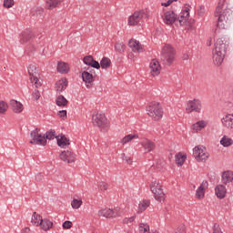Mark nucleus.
Wrapping results in <instances>:
<instances>
[{"label": "nucleus", "instance_id": "nucleus-43", "mask_svg": "<svg viewBox=\"0 0 233 233\" xmlns=\"http://www.w3.org/2000/svg\"><path fill=\"white\" fill-rule=\"evenodd\" d=\"M8 112V103L4 100H0V116H5Z\"/></svg>", "mask_w": 233, "mask_h": 233}, {"label": "nucleus", "instance_id": "nucleus-23", "mask_svg": "<svg viewBox=\"0 0 233 233\" xmlns=\"http://www.w3.org/2000/svg\"><path fill=\"white\" fill-rule=\"evenodd\" d=\"M221 181L223 185H228V183H232L233 181V171L226 170L222 172Z\"/></svg>", "mask_w": 233, "mask_h": 233}, {"label": "nucleus", "instance_id": "nucleus-35", "mask_svg": "<svg viewBox=\"0 0 233 233\" xmlns=\"http://www.w3.org/2000/svg\"><path fill=\"white\" fill-rule=\"evenodd\" d=\"M41 221H43V216L37 212H34L31 217V225H33V227H39V225H41Z\"/></svg>", "mask_w": 233, "mask_h": 233}, {"label": "nucleus", "instance_id": "nucleus-6", "mask_svg": "<svg viewBox=\"0 0 233 233\" xmlns=\"http://www.w3.org/2000/svg\"><path fill=\"white\" fill-rule=\"evenodd\" d=\"M193 157L198 163H207L210 154L207 150V147L203 146H196L193 148Z\"/></svg>", "mask_w": 233, "mask_h": 233}, {"label": "nucleus", "instance_id": "nucleus-58", "mask_svg": "<svg viewBox=\"0 0 233 233\" xmlns=\"http://www.w3.org/2000/svg\"><path fill=\"white\" fill-rule=\"evenodd\" d=\"M59 116L60 117H66V110H62V111H59Z\"/></svg>", "mask_w": 233, "mask_h": 233}, {"label": "nucleus", "instance_id": "nucleus-12", "mask_svg": "<svg viewBox=\"0 0 233 233\" xmlns=\"http://www.w3.org/2000/svg\"><path fill=\"white\" fill-rule=\"evenodd\" d=\"M161 17L163 23L168 25H172L173 23L177 21V15L172 10L163 11Z\"/></svg>", "mask_w": 233, "mask_h": 233}, {"label": "nucleus", "instance_id": "nucleus-17", "mask_svg": "<svg viewBox=\"0 0 233 233\" xmlns=\"http://www.w3.org/2000/svg\"><path fill=\"white\" fill-rule=\"evenodd\" d=\"M220 122L224 128H228V130H232V128H233V113L224 115L221 117Z\"/></svg>", "mask_w": 233, "mask_h": 233}, {"label": "nucleus", "instance_id": "nucleus-49", "mask_svg": "<svg viewBox=\"0 0 233 233\" xmlns=\"http://www.w3.org/2000/svg\"><path fill=\"white\" fill-rule=\"evenodd\" d=\"M38 12L39 14H41V12H43V8L41 7H33L30 11L31 15H33V17H35L38 15Z\"/></svg>", "mask_w": 233, "mask_h": 233}, {"label": "nucleus", "instance_id": "nucleus-14", "mask_svg": "<svg viewBox=\"0 0 233 233\" xmlns=\"http://www.w3.org/2000/svg\"><path fill=\"white\" fill-rule=\"evenodd\" d=\"M208 127V121L207 120H198L193 125H191L190 130L192 134H199L202 130H205Z\"/></svg>", "mask_w": 233, "mask_h": 233}, {"label": "nucleus", "instance_id": "nucleus-8", "mask_svg": "<svg viewBox=\"0 0 233 233\" xmlns=\"http://www.w3.org/2000/svg\"><path fill=\"white\" fill-rule=\"evenodd\" d=\"M188 17H190V6H186L180 13L179 18H177L180 26H187V28H192V24L194 23V20H189Z\"/></svg>", "mask_w": 233, "mask_h": 233}, {"label": "nucleus", "instance_id": "nucleus-4", "mask_svg": "<svg viewBox=\"0 0 233 233\" xmlns=\"http://www.w3.org/2000/svg\"><path fill=\"white\" fill-rule=\"evenodd\" d=\"M146 112L152 121H161L165 114L163 106L157 101L150 102L146 107Z\"/></svg>", "mask_w": 233, "mask_h": 233}, {"label": "nucleus", "instance_id": "nucleus-3", "mask_svg": "<svg viewBox=\"0 0 233 233\" xmlns=\"http://www.w3.org/2000/svg\"><path fill=\"white\" fill-rule=\"evenodd\" d=\"M92 125L98 128L102 133H106L110 130V120L106 115L101 111L95 112L92 116Z\"/></svg>", "mask_w": 233, "mask_h": 233}, {"label": "nucleus", "instance_id": "nucleus-28", "mask_svg": "<svg viewBox=\"0 0 233 233\" xmlns=\"http://www.w3.org/2000/svg\"><path fill=\"white\" fill-rule=\"evenodd\" d=\"M83 207V198L79 196L75 195L71 201V208L73 210H79Z\"/></svg>", "mask_w": 233, "mask_h": 233}, {"label": "nucleus", "instance_id": "nucleus-48", "mask_svg": "<svg viewBox=\"0 0 233 233\" xmlns=\"http://www.w3.org/2000/svg\"><path fill=\"white\" fill-rule=\"evenodd\" d=\"M72 227H74V223H72V221H70V220H66L62 224V228H64V230H70V228H72Z\"/></svg>", "mask_w": 233, "mask_h": 233}, {"label": "nucleus", "instance_id": "nucleus-15", "mask_svg": "<svg viewBox=\"0 0 233 233\" xmlns=\"http://www.w3.org/2000/svg\"><path fill=\"white\" fill-rule=\"evenodd\" d=\"M139 145L144 149L145 154H148L156 148V144L148 138H142L139 142Z\"/></svg>", "mask_w": 233, "mask_h": 233}, {"label": "nucleus", "instance_id": "nucleus-31", "mask_svg": "<svg viewBox=\"0 0 233 233\" xmlns=\"http://www.w3.org/2000/svg\"><path fill=\"white\" fill-rule=\"evenodd\" d=\"M219 144L221 147H224V148H228V147H232L233 139L228 135H223L220 138Z\"/></svg>", "mask_w": 233, "mask_h": 233}, {"label": "nucleus", "instance_id": "nucleus-53", "mask_svg": "<svg viewBox=\"0 0 233 233\" xmlns=\"http://www.w3.org/2000/svg\"><path fill=\"white\" fill-rule=\"evenodd\" d=\"M32 97L34 101L39 100V98L41 97V93L39 92V90H35L32 94Z\"/></svg>", "mask_w": 233, "mask_h": 233}, {"label": "nucleus", "instance_id": "nucleus-61", "mask_svg": "<svg viewBox=\"0 0 233 233\" xmlns=\"http://www.w3.org/2000/svg\"><path fill=\"white\" fill-rule=\"evenodd\" d=\"M207 45L208 46H212V39L208 40Z\"/></svg>", "mask_w": 233, "mask_h": 233}, {"label": "nucleus", "instance_id": "nucleus-25", "mask_svg": "<svg viewBox=\"0 0 233 233\" xmlns=\"http://www.w3.org/2000/svg\"><path fill=\"white\" fill-rule=\"evenodd\" d=\"M62 3H65V0H46V9L54 10V8L61 6Z\"/></svg>", "mask_w": 233, "mask_h": 233}, {"label": "nucleus", "instance_id": "nucleus-55", "mask_svg": "<svg viewBox=\"0 0 233 233\" xmlns=\"http://www.w3.org/2000/svg\"><path fill=\"white\" fill-rule=\"evenodd\" d=\"M213 233H223V231H221V228L219 227V224H214Z\"/></svg>", "mask_w": 233, "mask_h": 233}, {"label": "nucleus", "instance_id": "nucleus-30", "mask_svg": "<svg viewBox=\"0 0 233 233\" xmlns=\"http://www.w3.org/2000/svg\"><path fill=\"white\" fill-rule=\"evenodd\" d=\"M56 70L59 74H68L70 72V65L66 62H58Z\"/></svg>", "mask_w": 233, "mask_h": 233}, {"label": "nucleus", "instance_id": "nucleus-19", "mask_svg": "<svg viewBox=\"0 0 233 233\" xmlns=\"http://www.w3.org/2000/svg\"><path fill=\"white\" fill-rule=\"evenodd\" d=\"M81 76L86 88H91L92 85H94V75L88 71H83Z\"/></svg>", "mask_w": 233, "mask_h": 233}, {"label": "nucleus", "instance_id": "nucleus-13", "mask_svg": "<svg viewBox=\"0 0 233 233\" xmlns=\"http://www.w3.org/2000/svg\"><path fill=\"white\" fill-rule=\"evenodd\" d=\"M60 159L64 163L70 165L72 163H76V153L72 151L65 150L60 153Z\"/></svg>", "mask_w": 233, "mask_h": 233}, {"label": "nucleus", "instance_id": "nucleus-18", "mask_svg": "<svg viewBox=\"0 0 233 233\" xmlns=\"http://www.w3.org/2000/svg\"><path fill=\"white\" fill-rule=\"evenodd\" d=\"M128 46L129 48H131L133 52H137V54H141V52H143L144 50V47H143V45H141V42L134 38L129 40Z\"/></svg>", "mask_w": 233, "mask_h": 233}, {"label": "nucleus", "instance_id": "nucleus-60", "mask_svg": "<svg viewBox=\"0 0 233 233\" xmlns=\"http://www.w3.org/2000/svg\"><path fill=\"white\" fill-rule=\"evenodd\" d=\"M29 232H30V228H25L22 231V233H29Z\"/></svg>", "mask_w": 233, "mask_h": 233}, {"label": "nucleus", "instance_id": "nucleus-2", "mask_svg": "<svg viewBox=\"0 0 233 233\" xmlns=\"http://www.w3.org/2000/svg\"><path fill=\"white\" fill-rule=\"evenodd\" d=\"M228 50V40L225 37L218 38L215 42L213 59L216 65L219 66L225 59V54Z\"/></svg>", "mask_w": 233, "mask_h": 233}, {"label": "nucleus", "instance_id": "nucleus-36", "mask_svg": "<svg viewBox=\"0 0 233 233\" xmlns=\"http://www.w3.org/2000/svg\"><path fill=\"white\" fill-rule=\"evenodd\" d=\"M100 218H106V219H112V208H105L98 210L97 213Z\"/></svg>", "mask_w": 233, "mask_h": 233}, {"label": "nucleus", "instance_id": "nucleus-7", "mask_svg": "<svg viewBox=\"0 0 233 233\" xmlns=\"http://www.w3.org/2000/svg\"><path fill=\"white\" fill-rule=\"evenodd\" d=\"M143 17L148 18V12L147 10L136 11L127 18V24L129 26H137Z\"/></svg>", "mask_w": 233, "mask_h": 233}, {"label": "nucleus", "instance_id": "nucleus-10", "mask_svg": "<svg viewBox=\"0 0 233 233\" xmlns=\"http://www.w3.org/2000/svg\"><path fill=\"white\" fill-rule=\"evenodd\" d=\"M30 141L29 143L31 145H41L42 147H45L46 145V138L45 137V134L41 133V130L35 129L30 134Z\"/></svg>", "mask_w": 233, "mask_h": 233}, {"label": "nucleus", "instance_id": "nucleus-27", "mask_svg": "<svg viewBox=\"0 0 233 233\" xmlns=\"http://www.w3.org/2000/svg\"><path fill=\"white\" fill-rule=\"evenodd\" d=\"M10 106L15 114H21L24 110L23 104L15 99L10 100Z\"/></svg>", "mask_w": 233, "mask_h": 233}, {"label": "nucleus", "instance_id": "nucleus-1", "mask_svg": "<svg viewBox=\"0 0 233 233\" xmlns=\"http://www.w3.org/2000/svg\"><path fill=\"white\" fill-rule=\"evenodd\" d=\"M224 5L225 0H220L215 11V17H218L217 26L221 30L228 28V17H230V12L225 9Z\"/></svg>", "mask_w": 233, "mask_h": 233}, {"label": "nucleus", "instance_id": "nucleus-26", "mask_svg": "<svg viewBox=\"0 0 233 233\" xmlns=\"http://www.w3.org/2000/svg\"><path fill=\"white\" fill-rule=\"evenodd\" d=\"M53 227H54V222H52L48 218H42V221L40 222V225L38 226V228L41 230H44V232H48V230H50V228H52Z\"/></svg>", "mask_w": 233, "mask_h": 233}, {"label": "nucleus", "instance_id": "nucleus-11", "mask_svg": "<svg viewBox=\"0 0 233 233\" xmlns=\"http://www.w3.org/2000/svg\"><path fill=\"white\" fill-rule=\"evenodd\" d=\"M201 100L193 99L189 100L187 103L186 112L187 114H192V112H196L197 114H201Z\"/></svg>", "mask_w": 233, "mask_h": 233}, {"label": "nucleus", "instance_id": "nucleus-51", "mask_svg": "<svg viewBox=\"0 0 233 233\" xmlns=\"http://www.w3.org/2000/svg\"><path fill=\"white\" fill-rule=\"evenodd\" d=\"M98 188L102 192H105V190H108V183H106V182H99Z\"/></svg>", "mask_w": 233, "mask_h": 233}, {"label": "nucleus", "instance_id": "nucleus-46", "mask_svg": "<svg viewBox=\"0 0 233 233\" xmlns=\"http://www.w3.org/2000/svg\"><path fill=\"white\" fill-rule=\"evenodd\" d=\"M134 221H136L135 216L123 218L122 223L124 225H132V223H134Z\"/></svg>", "mask_w": 233, "mask_h": 233}, {"label": "nucleus", "instance_id": "nucleus-50", "mask_svg": "<svg viewBox=\"0 0 233 233\" xmlns=\"http://www.w3.org/2000/svg\"><path fill=\"white\" fill-rule=\"evenodd\" d=\"M45 137H46V139L50 140V139H54L56 137V131H49L46 132V134H44Z\"/></svg>", "mask_w": 233, "mask_h": 233}, {"label": "nucleus", "instance_id": "nucleus-20", "mask_svg": "<svg viewBox=\"0 0 233 233\" xmlns=\"http://www.w3.org/2000/svg\"><path fill=\"white\" fill-rule=\"evenodd\" d=\"M56 143L60 148H68L70 147V138L65 135H58L56 137Z\"/></svg>", "mask_w": 233, "mask_h": 233}, {"label": "nucleus", "instance_id": "nucleus-45", "mask_svg": "<svg viewBox=\"0 0 233 233\" xmlns=\"http://www.w3.org/2000/svg\"><path fill=\"white\" fill-rule=\"evenodd\" d=\"M115 48L117 52H125V48H127V46L123 42H117L115 46Z\"/></svg>", "mask_w": 233, "mask_h": 233}, {"label": "nucleus", "instance_id": "nucleus-39", "mask_svg": "<svg viewBox=\"0 0 233 233\" xmlns=\"http://www.w3.org/2000/svg\"><path fill=\"white\" fill-rule=\"evenodd\" d=\"M163 189V185H161V182L159 180H153L150 184V190L151 192H156L157 190Z\"/></svg>", "mask_w": 233, "mask_h": 233}, {"label": "nucleus", "instance_id": "nucleus-54", "mask_svg": "<svg viewBox=\"0 0 233 233\" xmlns=\"http://www.w3.org/2000/svg\"><path fill=\"white\" fill-rule=\"evenodd\" d=\"M173 3H177V0H167V2H162L161 6H165L166 8L170 6Z\"/></svg>", "mask_w": 233, "mask_h": 233}, {"label": "nucleus", "instance_id": "nucleus-41", "mask_svg": "<svg viewBox=\"0 0 233 233\" xmlns=\"http://www.w3.org/2000/svg\"><path fill=\"white\" fill-rule=\"evenodd\" d=\"M56 104L57 106H66L68 105V100L66 98L60 95L56 97Z\"/></svg>", "mask_w": 233, "mask_h": 233}, {"label": "nucleus", "instance_id": "nucleus-5", "mask_svg": "<svg viewBox=\"0 0 233 233\" xmlns=\"http://www.w3.org/2000/svg\"><path fill=\"white\" fill-rule=\"evenodd\" d=\"M27 72L32 85H34L35 88H40L43 84L41 78H39V66L35 63H31L27 67Z\"/></svg>", "mask_w": 233, "mask_h": 233}, {"label": "nucleus", "instance_id": "nucleus-33", "mask_svg": "<svg viewBox=\"0 0 233 233\" xmlns=\"http://www.w3.org/2000/svg\"><path fill=\"white\" fill-rule=\"evenodd\" d=\"M185 161H187V155L185 153L179 152L175 156V163L177 167H183Z\"/></svg>", "mask_w": 233, "mask_h": 233}, {"label": "nucleus", "instance_id": "nucleus-21", "mask_svg": "<svg viewBox=\"0 0 233 233\" xmlns=\"http://www.w3.org/2000/svg\"><path fill=\"white\" fill-rule=\"evenodd\" d=\"M208 187V182L203 181L196 190V198L198 199H203L205 198V190Z\"/></svg>", "mask_w": 233, "mask_h": 233}, {"label": "nucleus", "instance_id": "nucleus-38", "mask_svg": "<svg viewBox=\"0 0 233 233\" xmlns=\"http://www.w3.org/2000/svg\"><path fill=\"white\" fill-rule=\"evenodd\" d=\"M32 39V32L25 31L20 36L21 45H25V43H28Z\"/></svg>", "mask_w": 233, "mask_h": 233}, {"label": "nucleus", "instance_id": "nucleus-32", "mask_svg": "<svg viewBox=\"0 0 233 233\" xmlns=\"http://www.w3.org/2000/svg\"><path fill=\"white\" fill-rule=\"evenodd\" d=\"M134 139H139V135L137 134H128L127 136H125L121 140H120V144H122L123 146L125 145H128V143H132V141H134Z\"/></svg>", "mask_w": 233, "mask_h": 233}, {"label": "nucleus", "instance_id": "nucleus-52", "mask_svg": "<svg viewBox=\"0 0 233 233\" xmlns=\"http://www.w3.org/2000/svg\"><path fill=\"white\" fill-rule=\"evenodd\" d=\"M187 232V227L185 225H180L175 229V233H186Z\"/></svg>", "mask_w": 233, "mask_h": 233}, {"label": "nucleus", "instance_id": "nucleus-47", "mask_svg": "<svg viewBox=\"0 0 233 233\" xmlns=\"http://www.w3.org/2000/svg\"><path fill=\"white\" fill-rule=\"evenodd\" d=\"M15 5L14 0H4L3 6L4 8H12Z\"/></svg>", "mask_w": 233, "mask_h": 233}, {"label": "nucleus", "instance_id": "nucleus-44", "mask_svg": "<svg viewBox=\"0 0 233 233\" xmlns=\"http://www.w3.org/2000/svg\"><path fill=\"white\" fill-rule=\"evenodd\" d=\"M138 231H139V233H149L150 226H148L147 223H140L138 225Z\"/></svg>", "mask_w": 233, "mask_h": 233}, {"label": "nucleus", "instance_id": "nucleus-40", "mask_svg": "<svg viewBox=\"0 0 233 233\" xmlns=\"http://www.w3.org/2000/svg\"><path fill=\"white\" fill-rule=\"evenodd\" d=\"M112 65V61L108 57H103L100 61L99 66L104 70H106L107 68H110V66Z\"/></svg>", "mask_w": 233, "mask_h": 233}, {"label": "nucleus", "instance_id": "nucleus-34", "mask_svg": "<svg viewBox=\"0 0 233 233\" xmlns=\"http://www.w3.org/2000/svg\"><path fill=\"white\" fill-rule=\"evenodd\" d=\"M125 214V209L120 207H116L111 208V219H116L117 218H121Z\"/></svg>", "mask_w": 233, "mask_h": 233}, {"label": "nucleus", "instance_id": "nucleus-24", "mask_svg": "<svg viewBox=\"0 0 233 233\" xmlns=\"http://www.w3.org/2000/svg\"><path fill=\"white\" fill-rule=\"evenodd\" d=\"M83 62L87 66H92L93 68H96V69L101 68V66L99 65V62L94 60V57L92 56H85L84 59H83Z\"/></svg>", "mask_w": 233, "mask_h": 233}, {"label": "nucleus", "instance_id": "nucleus-29", "mask_svg": "<svg viewBox=\"0 0 233 233\" xmlns=\"http://www.w3.org/2000/svg\"><path fill=\"white\" fill-rule=\"evenodd\" d=\"M67 85L68 82L66 81V78H62L56 83L55 89L56 90V92H58V94H61V92L66 90Z\"/></svg>", "mask_w": 233, "mask_h": 233}, {"label": "nucleus", "instance_id": "nucleus-16", "mask_svg": "<svg viewBox=\"0 0 233 233\" xmlns=\"http://www.w3.org/2000/svg\"><path fill=\"white\" fill-rule=\"evenodd\" d=\"M149 72L153 77H156L161 74V64H159L157 59H153L149 63Z\"/></svg>", "mask_w": 233, "mask_h": 233}, {"label": "nucleus", "instance_id": "nucleus-59", "mask_svg": "<svg viewBox=\"0 0 233 233\" xmlns=\"http://www.w3.org/2000/svg\"><path fill=\"white\" fill-rule=\"evenodd\" d=\"M35 179L36 181H41V179H43V176H41V174H38L35 176Z\"/></svg>", "mask_w": 233, "mask_h": 233}, {"label": "nucleus", "instance_id": "nucleus-42", "mask_svg": "<svg viewBox=\"0 0 233 233\" xmlns=\"http://www.w3.org/2000/svg\"><path fill=\"white\" fill-rule=\"evenodd\" d=\"M150 207V201L148 200H141L138 204V212H145L147 210V208Z\"/></svg>", "mask_w": 233, "mask_h": 233}, {"label": "nucleus", "instance_id": "nucleus-22", "mask_svg": "<svg viewBox=\"0 0 233 233\" xmlns=\"http://www.w3.org/2000/svg\"><path fill=\"white\" fill-rule=\"evenodd\" d=\"M215 194L218 199H224L225 196H227V187L223 184H218L215 187Z\"/></svg>", "mask_w": 233, "mask_h": 233}, {"label": "nucleus", "instance_id": "nucleus-57", "mask_svg": "<svg viewBox=\"0 0 233 233\" xmlns=\"http://www.w3.org/2000/svg\"><path fill=\"white\" fill-rule=\"evenodd\" d=\"M123 159L124 161H127L128 165L132 164V158L130 157L124 156Z\"/></svg>", "mask_w": 233, "mask_h": 233}, {"label": "nucleus", "instance_id": "nucleus-9", "mask_svg": "<svg viewBox=\"0 0 233 233\" xmlns=\"http://www.w3.org/2000/svg\"><path fill=\"white\" fill-rule=\"evenodd\" d=\"M176 57V50L172 46L166 45L163 46L161 51V59L162 61H166V63H172Z\"/></svg>", "mask_w": 233, "mask_h": 233}, {"label": "nucleus", "instance_id": "nucleus-37", "mask_svg": "<svg viewBox=\"0 0 233 233\" xmlns=\"http://www.w3.org/2000/svg\"><path fill=\"white\" fill-rule=\"evenodd\" d=\"M152 194H154V198L156 201H158V203H162V201H165V192H163V189L153 191Z\"/></svg>", "mask_w": 233, "mask_h": 233}, {"label": "nucleus", "instance_id": "nucleus-62", "mask_svg": "<svg viewBox=\"0 0 233 233\" xmlns=\"http://www.w3.org/2000/svg\"><path fill=\"white\" fill-rule=\"evenodd\" d=\"M149 233H156V232L152 231V232H149Z\"/></svg>", "mask_w": 233, "mask_h": 233}, {"label": "nucleus", "instance_id": "nucleus-56", "mask_svg": "<svg viewBox=\"0 0 233 233\" xmlns=\"http://www.w3.org/2000/svg\"><path fill=\"white\" fill-rule=\"evenodd\" d=\"M198 15L202 16L205 15V5H200L198 10Z\"/></svg>", "mask_w": 233, "mask_h": 233}]
</instances>
